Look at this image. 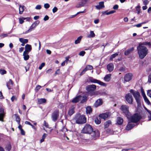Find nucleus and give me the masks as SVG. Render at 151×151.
I'll use <instances>...</instances> for the list:
<instances>
[{"label":"nucleus","instance_id":"f257e3e1","mask_svg":"<svg viewBox=\"0 0 151 151\" xmlns=\"http://www.w3.org/2000/svg\"><path fill=\"white\" fill-rule=\"evenodd\" d=\"M145 45H148L150 47L151 43L150 42H144L139 43L137 48L139 57L141 59H143L148 53V49L145 46Z\"/></svg>","mask_w":151,"mask_h":151},{"label":"nucleus","instance_id":"f03ea898","mask_svg":"<svg viewBox=\"0 0 151 151\" xmlns=\"http://www.w3.org/2000/svg\"><path fill=\"white\" fill-rule=\"evenodd\" d=\"M130 92L132 93L136 100L138 106H139L141 105L140 96L139 93L131 89L130 90Z\"/></svg>","mask_w":151,"mask_h":151},{"label":"nucleus","instance_id":"7ed1b4c3","mask_svg":"<svg viewBox=\"0 0 151 151\" xmlns=\"http://www.w3.org/2000/svg\"><path fill=\"white\" fill-rule=\"evenodd\" d=\"M75 119L76 123L78 124L85 123L86 121V119L83 115H77L76 116Z\"/></svg>","mask_w":151,"mask_h":151},{"label":"nucleus","instance_id":"20e7f679","mask_svg":"<svg viewBox=\"0 0 151 151\" xmlns=\"http://www.w3.org/2000/svg\"><path fill=\"white\" fill-rule=\"evenodd\" d=\"M87 100L86 97L85 96H78L74 98L72 100V102L73 103H76L79 101H81V103H83L86 101Z\"/></svg>","mask_w":151,"mask_h":151},{"label":"nucleus","instance_id":"39448f33","mask_svg":"<svg viewBox=\"0 0 151 151\" xmlns=\"http://www.w3.org/2000/svg\"><path fill=\"white\" fill-rule=\"evenodd\" d=\"M120 109L125 114L127 118H130V113L129 111L128 106L126 105H122L121 106Z\"/></svg>","mask_w":151,"mask_h":151},{"label":"nucleus","instance_id":"423d86ee","mask_svg":"<svg viewBox=\"0 0 151 151\" xmlns=\"http://www.w3.org/2000/svg\"><path fill=\"white\" fill-rule=\"evenodd\" d=\"M93 131L92 127L89 124H86L83 128L82 132L84 133L91 134Z\"/></svg>","mask_w":151,"mask_h":151},{"label":"nucleus","instance_id":"0eeeda50","mask_svg":"<svg viewBox=\"0 0 151 151\" xmlns=\"http://www.w3.org/2000/svg\"><path fill=\"white\" fill-rule=\"evenodd\" d=\"M128 119L131 122H136L140 119V117L138 114H135L132 116H131L130 114V118Z\"/></svg>","mask_w":151,"mask_h":151},{"label":"nucleus","instance_id":"6e6552de","mask_svg":"<svg viewBox=\"0 0 151 151\" xmlns=\"http://www.w3.org/2000/svg\"><path fill=\"white\" fill-rule=\"evenodd\" d=\"M91 138L94 139H96L100 135V133L98 130H95L94 131H92L91 133Z\"/></svg>","mask_w":151,"mask_h":151},{"label":"nucleus","instance_id":"1a4fd4ad","mask_svg":"<svg viewBox=\"0 0 151 151\" xmlns=\"http://www.w3.org/2000/svg\"><path fill=\"white\" fill-rule=\"evenodd\" d=\"M90 81L92 83H97L99 84L104 86H106V83L96 79L91 78L90 79Z\"/></svg>","mask_w":151,"mask_h":151},{"label":"nucleus","instance_id":"9d476101","mask_svg":"<svg viewBox=\"0 0 151 151\" xmlns=\"http://www.w3.org/2000/svg\"><path fill=\"white\" fill-rule=\"evenodd\" d=\"M126 100L129 104H132L133 98L132 95L130 93L127 94L125 96Z\"/></svg>","mask_w":151,"mask_h":151},{"label":"nucleus","instance_id":"9b49d317","mask_svg":"<svg viewBox=\"0 0 151 151\" xmlns=\"http://www.w3.org/2000/svg\"><path fill=\"white\" fill-rule=\"evenodd\" d=\"M5 113L4 111L3 108H0V121L4 122V118L5 116Z\"/></svg>","mask_w":151,"mask_h":151},{"label":"nucleus","instance_id":"f8f14e48","mask_svg":"<svg viewBox=\"0 0 151 151\" xmlns=\"http://www.w3.org/2000/svg\"><path fill=\"white\" fill-rule=\"evenodd\" d=\"M111 114V113L110 112H108L100 114L99 115V116L100 118L103 119L104 120H105L109 117L110 116Z\"/></svg>","mask_w":151,"mask_h":151},{"label":"nucleus","instance_id":"ddd939ff","mask_svg":"<svg viewBox=\"0 0 151 151\" xmlns=\"http://www.w3.org/2000/svg\"><path fill=\"white\" fill-rule=\"evenodd\" d=\"M96 88V86L93 84L89 85L86 88V90L89 92L94 91Z\"/></svg>","mask_w":151,"mask_h":151},{"label":"nucleus","instance_id":"4468645a","mask_svg":"<svg viewBox=\"0 0 151 151\" xmlns=\"http://www.w3.org/2000/svg\"><path fill=\"white\" fill-rule=\"evenodd\" d=\"M133 75L131 73H128L125 75L124 77V81L126 82L129 81L132 79Z\"/></svg>","mask_w":151,"mask_h":151},{"label":"nucleus","instance_id":"2eb2a0df","mask_svg":"<svg viewBox=\"0 0 151 151\" xmlns=\"http://www.w3.org/2000/svg\"><path fill=\"white\" fill-rule=\"evenodd\" d=\"M141 93L142 96L145 103H146L148 105L150 104V103L143 89H141Z\"/></svg>","mask_w":151,"mask_h":151},{"label":"nucleus","instance_id":"dca6fc26","mask_svg":"<svg viewBox=\"0 0 151 151\" xmlns=\"http://www.w3.org/2000/svg\"><path fill=\"white\" fill-rule=\"evenodd\" d=\"M59 115L58 111H56L54 112L52 116V120L54 121H56Z\"/></svg>","mask_w":151,"mask_h":151},{"label":"nucleus","instance_id":"f3484780","mask_svg":"<svg viewBox=\"0 0 151 151\" xmlns=\"http://www.w3.org/2000/svg\"><path fill=\"white\" fill-rule=\"evenodd\" d=\"M95 7L98 10H100L104 8L105 6L104 4V2L103 1L100 2L99 3V5H96Z\"/></svg>","mask_w":151,"mask_h":151},{"label":"nucleus","instance_id":"a211bd4d","mask_svg":"<svg viewBox=\"0 0 151 151\" xmlns=\"http://www.w3.org/2000/svg\"><path fill=\"white\" fill-rule=\"evenodd\" d=\"M102 103V100L101 99L97 100L94 104V106L96 107H97L101 105Z\"/></svg>","mask_w":151,"mask_h":151},{"label":"nucleus","instance_id":"6ab92c4d","mask_svg":"<svg viewBox=\"0 0 151 151\" xmlns=\"http://www.w3.org/2000/svg\"><path fill=\"white\" fill-rule=\"evenodd\" d=\"M107 68L109 72H111L112 71L114 68L113 64L112 63H109L107 66Z\"/></svg>","mask_w":151,"mask_h":151},{"label":"nucleus","instance_id":"aec40b11","mask_svg":"<svg viewBox=\"0 0 151 151\" xmlns=\"http://www.w3.org/2000/svg\"><path fill=\"white\" fill-rule=\"evenodd\" d=\"M13 84V82L12 79H9V81L7 83L6 86L9 89H11Z\"/></svg>","mask_w":151,"mask_h":151},{"label":"nucleus","instance_id":"412c9836","mask_svg":"<svg viewBox=\"0 0 151 151\" xmlns=\"http://www.w3.org/2000/svg\"><path fill=\"white\" fill-rule=\"evenodd\" d=\"M111 75L109 74L106 75L104 78V80L106 82L109 81L111 79Z\"/></svg>","mask_w":151,"mask_h":151},{"label":"nucleus","instance_id":"4be33fe9","mask_svg":"<svg viewBox=\"0 0 151 151\" xmlns=\"http://www.w3.org/2000/svg\"><path fill=\"white\" fill-rule=\"evenodd\" d=\"M134 126V124H130V123L129 122L128 124L127 125L126 127V129L127 130H129L133 128Z\"/></svg>","mask_w":151,"mask_h":151},{"label":"nucleus","instance_id":"5701e85b","mask_svg":"<svg viewBox=\"0 0 151 151\" xmlns=\"http://www.w3.org/2000/svg\"><path fill=\"white\" fill-rule=\"evenodd\" d=\"M25 51H26L29 52H30L32 50L31 45L28 44L26 45L25 46Z\"/></svg>","mask_w":151,"mask_h":151},{"label":"nucleus","instance_id":"b1692460","mask_svg":"<svg viewBox=\"0 0 151 151\" xmlns=\"http://www.w3.org/2000/svg\"><path fill=\"white\" fill-rule=\"evenodd\" d=\"M123 122V119L120 117H118L116 119V124L118 125H121Z\"/></svg>","mask_w":151,"mask_h":151},{"label":"nucleus","instance_id":"393cba45","mask_svg":"<svg viewBox=\"0 0 151 151\" xmlns=\"http://www.w3.org/2000/svg\"><path fill=\"white\" fill-rule=\"evenodd\" d=\"M95 36V35L93 31H90V34L87 36V37L88 38H93Z\"/></svg>","mask_w":151,"mask_h":151},{"label":"nucleus","instance_id":"a878e982","mask_svg":"<svg viewBox=\"0 0 151 151\" xmlns=\"http://www.w3.org/2000/svg\"><path fill=\"white\" fill-rule=\"evenodd\" d=\"M60 134L62 138H63V139H65V137L66 136V134L64 132V130H61L60 131Z\"/></svg>","mask_w":151,"mask_h":151},{"label":"nucleus","instance_id":"bb28decb","mask_svg":"<svg viewBox=\"0 0 151 151\" xmlns=\"http://www.w3.org/2000/svg\"><path fill=\"white\" fill-rule=\"evenodd\" d=\"M111 122L110 120H108L105 122L104 127L105 128H107L109 126L110 124H111Z\"/></svg>","mask_w":151,"mask_h":151},{"label":"nucleus","instance_id":"cd10ccee","mask_svg":"<svg viewBox=\"0 0 151 151\" xmlns=\"http://www.w3.org/2000/svg\"><path fill=\"white\" fill-rule=\"evenodd\" d=\"M46 100L45 99H38L37 100L38 103L39 104H42L43 103H46Z\"/></svg>","mask_w":151,"mask_h":151},{"label":"nucleus","instance_id":"c85d7f7f","mask_svg":"<svg viewBox=\"0 0 151 151\" xmlns=\"http://www.w3.org/2000/svg\"><path fill=\"white\" fill-rule=\"evenodd\" d=\"M35 27H36L35 25H34V24H32V25H31V26L30 27L29 29L28 30H27L25 32V34L27 33H28L29 32L31 31Z\"/></svg>","mask_w":151,"mask_h":151},{"label":"nucleus","instance_id":"c756f323","mask_svg":"<svg viewBox=\"0 0 151 151\" xmlns=\"http://www.w3.org/2000/svg\"><path fill=\"white\" fill-rule=\"evenodd\" d=\"M134 48L133 47L126 50L124 52L125 55H128L130 52H132Z\"/></svg>","mask_w":151,"mask_h":151},{"label":"nucleus","instance_id":"7c9ffc66","mask_svg":"<svg viewBox=\"0 0 151 151\" xmlns=\"http://www.w3.org/2000/svg\"><path fill=\"white\" fill-rule=\"evenodd\" d=\"M25 6H24L20 5L19 8V14H22L24 10Z\"/></svg>","mask_w":151,"mask_h":151},{"label":"nucleus","instance_id":"2f4dec72","mask_svg":"<svg viewBox=\"0 0 151 151\" xmlns=\"http://www.w3.org/2000/svg\"><path fill=\"white\" fill-rule=\"evenodd\" d=\"M14 116L16 117V122H17L18 124H19L21 119L19 116L17 114H15Z\"/></svg>","mask_w":151,"mask_h":151},{"label":"nucleus","instance_id":"473e14b6","mask_svg":"<svg viewBox=\"0 0 151 151\" xmlns=\"http://www.w3.org/2000/svg\"><path fill=\"white\" fill-rule=\"evenodd\" d=\"M12 148V146L10 143L6 145L5 147V149L6 151H10Z\"/></svg>","mask_w":151,"mask_h":151},{"label":"nucleus","instance_id":"72a5a7b5","mask_svg":"<svg viewBox=\"0 0 151 151\" xmlns=\"http://www.w3.org/2000/svg\"><path fill=\"white\" fill-rule=\"evenodd\" d=\"M115 12V11L112 10L108 12L107 11L104 12H102V14H104L108 15L111 14H113Z\"/></svg>","mask_w":151,"mask_h":151},{"label":"nucleus","instance_id":"f704fd0d","mask_svg":"<svg viewBox=\"0 0 151 151\" xmlns=\"http://www.w3.org/2000/svg\"><path fill=\"white\" fill-rule=\"evenodd\" d=\"M20 42L22 43H27L28 42V40L27 39H24L22 38H20L19 39Z\"/></svg>","mask_w":151,"mask_h":151},{"label":"nucleus","instance_id":"c9c22d12","mask_svg":"<svg viewBox=\"0 0 151 151\" xmlns=\"http://www.w3.org/2000/svg\"><path fill=\"white\" fill-rule=\"evenodd\" d=\"M92 111V108L91 106H88L86 108V112L87 114H89Z\"/></svg>","mask_w":151,"mask_h":151},{"label":"nucleus","instance_id":"e433bc0d","mask_svg":"<svg viewBox=\"0 0 151 151\" xmlns=\"http://www.w3.org/2000/svg\"><path fill=\"white\" fill-rule=\"evenodd\" d=\"M83 37L82 36H80L79 37H78L76 40H75V44H77L79 43L81 40L82 38Z\"/></svg>","mask_w":151,"mask_h":151},{"label":"nucleus","instance_id":"4c0bfd02","mask_svg":"<svg viewBox=\"0 0 151 151\" xmlns=\"http://www.w3.org/2000/svg\"><path fill=\"white\" fill-rule=\"evenodd\" d=\"M74 112V108L72 107L69 110L68 114L70 116L72 115Z\"/></svg>","mask_w":151,"mask_h":151},{"label":"nucleus","instance_id":"58836bf2","mask_svg":"<svg viewBox=\"0 0 151 151\" xmlns=\"http://www.w3.org/2000/svg\"><path fill=\"white\" fill-rule=\"evenodd\" d=\"M118 53H115L114 54L112 55L110 58L109 60L110 61H112L113 60V59L116 56H117L118 55Z\"/></svg>","mask_w":151,"mask_h":151},{"label":"nucleus","instance_id":"ea45409f","mask_svg":"<svg viewBox=\"0 0 151 151\" xmlns=\"http://www.w3.org/2000/svg\"><path fill=\"white\" fill-rule=\"evenodd\" d=\"M93 68V67L91 65H88L86 66V68H85L87 71L88 70H91Z\"/></svg>","mask_w":151,"mask_h":151},{"label":"nucleus","instance_id":"a19ab883","mask_svg":"<svg viewBox=\"0 0 151 151\" xmlns=\"http://www.w3.org/2000/svg\"><path fill=\"white\" fill-rule=\"evenodd\" d=\"M84 6V4H83V2H80L77 4L76 6V7L77 8H79L82 6Z\"/></svg>","mask_w":151,"mask_h":151},{"label":"nucleus","instance_id":"79ce46f5","mask_svg":"<svg viewBox=\"0 0 151 151\" xmlns=\"http://www.w3.org/2000/svg\"><path fill=\"white\" fill-rule=\"evenodd\" d=\"M146 23V22H142L141 23L138 24H136L134 26H135L137 27H141L142 25L145 24Z\"/></svg>","mask_w":151,"mask_h":151},{"label":"nucleus","instance_id":"37998d69","mask_svg":"<svg viewBox=\"0 0 151 151\" xmlns=\"http://www.w3.org/2000/svg\"><path fill=\"white\" fill-rule=\"evenodd\" d=\"M95 122L96 124H99L100 123L101 121L100 119L96 118L95 119Z\"/></svg>","mask_w":151,"mask_h":151},{"label":"nucleus","instance_id":"c03bdc74","mask_svg":"<svg viewBox=\"0 0 151 151\" xmlns=\"http://www.w3.org/2000/svg\"><path fill=\"white\" fill-rule=\"evenodd\" d=\"M25 20V18L24 17H22V18L19 19V23L22 24H23L24 22V20Z\"/></svg>","mask_w":151,"mask_h":151},{"label":"nucleus","instance_id":"a18cd8bd","mask_svg":"<svg viewBox=\"0 0 151 151\" xmlns=\"http://www.w3.org/2000/svg\"><path fill=\"white\" fill-rule=\"evenodd\" d=\"M11 100L12 102H13L14 100H17V97L15 95L13 96L11 98Z\"/></svg>","mask_w":151,"mask_h":151},{"label":"nucleus","instance_id":"49530a36","mask_svg":"<svg viewBox=\"0 0 151 151\" xmlns=\"http://www.w3.org/2000/svg\"><path fill=\"white\" fill-rule=\"evenodd\" d=\"M46 134L44 133L42 136V138L40 140V142L41 143L43 142L44 141V139L46 137Z\"/></svg>","mask_w":151,"mask_h":151},{"label":"nucleus","instance_id":"de8ad7c7","mask_svg":"<svg viewBox=\"0 0 151 151\" xmlns=\"http://www.w3.org/2000/svg\"><path fill=\"white\" fill-rule=\"evenodd\" d=\"M0 73L1 74L3 75L6 73V71L4 70L1 69L0 70Z\"/></svg>","mask_w":151,"mask_h":151},{"label":"nucleus","instance_id":"09e8293b","mask_svg":"<svg viewBox=\"0 0 151 151\" xmlns=\"http://www.w3.org/2000/svg\"><path fill=\"white\" fill-rule=\"evenodd\" d=\"M23 56H24V59L25 60H28L29 58V55H24Z\"/></svg>","mask_w":151,"mask_h":151},{"label":"nucleus","instance_id":"8fccbe9b","mask_svg":"<svg viewBox=\"0 0 151 151\" xmlns=\"http://www.w3.org/2000/svg\"><path fill=\"white\" fill-rule=\"evenodd\" d=\"M45 63H42L39 67V69L40 70L42 69V68L45 66Z\"/></svg>","mask_w":151,"mask_h":151},{"label":"nucleus","instance_id":"3c124183","mask_svg":"<svg viewBox=\"0 0 151 151\" xmlns=\"http://www.w3.org/2000/svg\"><path fill=\"white\" fill-rule=\"evenodd\" d=\"M41 86L39 85H37L36 87V88H35V91L36 92H37L41 88Z\"/></svg>","mask_w":151,"mask_h":151},{"label":"nucleus","instance_id":"603ef678","mask_svg":"<svg viewBox=\"0 0 151 151\" xmlns=\"http://www.w3.org/2000/svg\"><path fill=\"white\" fill-rule=\"evenodd\" d=\"M25 124H28L31 126L33 128L34 127V126L31 124L28 121H26L25 122Z\"/></svg>","mask_w":151,"mask_h":151},{"label":"nucleus","instance_id":"864d4df0","mask_svg":"<svg viewBox=\"0 0 151 151\" xmlns=\"http://www.w3.org/2000/svg\"><path fill=\"white\" fill-rule=\"evenodd\" d=\"M147 95L151 99V90H148L147 91Z\"/></svg>","mask_w":151,"mask_h":151},{"label":"nucleus","instance_id":"5fc2aeb1","mask_svg":"<svg viewBox=\"0 0 151 151\" xmlns=\"http://www.w3.org/2000/svg\"><path fill=\"white\" fill-rule=\"evenodd\" d=\"M149 111V114L148 115V121H150L151 120V111Z\"/></svg>","mask_w":151,"mask_h":151},{"label":"nucleus","instance_id":"6e6d98bb","mask_svg":"<svg viewBox=\"0 0 151 151\" xmlns=\"http://www.w3.org/2000/svg\"><path fill=\"white\" fill-rule=\"evenodd\" d=\"M85 53L86 52L84 51H81L80 52L79 55L80 56H83L85 54Z\"/></svg>","mask_w":151,"mask_h":151},{"label":"nucleus","instance_id":"4d7b16f0","mask_svg":"<svg viewBox=\"0 0 151 151\" xmlns=\"http://www.w3.org/2000/svg\"><path fill=\"white\" fill-rule=\"evenodd\" d=\"M149 3V1L148 0H144L143 1V4L144 5H147Z\"/></svg>","mask_w":151,"mask_h":151},{"label":"nucleus","instance_id":"13d9d810","mask_svg":"<svg viewBox=\"0 0 151 151\" xmlns=\"http://www.w3.org/2000/svg\"><path fill=\"white\" fill-rule=\"evenodd\" d=\"M20 132L21 134L22 135H24L25 134V132L24 131L23 129H22L21 130H20Z\"/></svg>","mask_w":151,"mask_h":151},{"label":"nucleus","instance_id":"bf43d9fd","mask_svg":"<svg viewBox=\"0 0 151 151\" xmlns=\"http://www.w3.org/2000/svg\"><path fill=\"white\" fill-rule=\"evenodd\" d=\"M40 23V21L39 20H37L35 21L33 24H34V25H35L36 27L37 25H38Z\"/></svg>","mask_w":151,"mask_h":151},{"label":"nucleus","instance_id":"052dcab7","mask_svg":"<svg viewBox=\"0 0 151 151\" xmlns=\"http://www.w3.org/2000/svg\"><path fill=\"white\" fill-rule=\"evenodd\" d=\"M52 12L53 13H54L56 12L58 10V8L56 7H54L52 9Z\"/></svg>","mask_w":151,"mask_h":151},{"label":"nucleus","instance_id":"680f3d73","mask_svg":"<svg viewBox=\"0 0 151 151\" xmlns=\"http://www.w3.org/2000/svg\"><path fill=\"white\" fill-rule=\"evenodd\" d=\"M41 7L40 5H37L35 7V9H41Z\"/></svg>","mask_w":151,"mask_h":151},{"label":"nucleus","instance_id":"e2e57ef3","mask_svg":"<svg viewBox=\"0 0 151 151\" xmlns=\"http://www.w3.org/2000/svg\"><path fill=\"white\" fill-rule=\"evenodd\" d=\"M29 52H27L26 51H24V52L23 53V55H29L28 54L29 53Z\"/></svg>","mask_w":151,"mask_h":151},{"label":"nucleus","instance_id":"0e129e2a","mask_svg":"<svg viewBox=\"0 0 151 151\" xmlns=\"http://www.w3.org/2000/svg\"><path fill=\"white\" fill-rule=\"evenodd\" d=\"M148 81L149 83H151V73L149 76Z\"/></svg>","mask_w":151,"mask_h":151},{"label":"nucleus","instance_id":"69168bd1","mask_svg":"<svg viewBox=\"0 0 151 151\" xmlns=\"http://www.w3.org/2000/svg\"><path fill=\"white\" fill-rule=\"evenodd\" d=\"M86 71V70L85 69H84L80 73V75H82L84 74L85 73V72Z\"/></svg>","mask_w":151,"mask_h":151},{"label":"nucleus","instance_id":"338daca9","mask_svg":"<svg viewBox=\"0 0 151 151\" xmlns=\"http://www.w3.org/2000/svg\"><path fill=\"white\" fill-rule=\"evenodd\" d=\"M118 6L117 5H115L113 7V9H118Z\"/></svg>","mask_w":151,"mask_h":151},{"label":"nucleus","instance_id":"774afa93","mask_svg":"<svg viewBox=\"0 0 151 151\" xmlns=\"http://www.w3.org/2000/svg\"><path fill=\"white\" fill-rule=\"evenodd\" d=\"M60 73V69H58L56 71V72L55 73V75H56L57 74H58Z\"/></svg>","mask_w":151,"mask_h":151}]
</instances>
